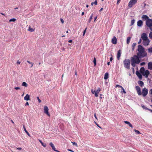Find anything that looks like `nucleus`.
<instances>
[{
    "instance_id": "1",
    "label": "nucleus",
    "mask_w": 152,
    "mask_h": 152,
    "mask_svg": "<svg viewBox=\"0 0 152 152\" xmlns=\"http://www.w3.org/2000/svg\"><path fill=\"white\" fill-rule=\"evenodd\" d=\"M138 53L137 55L140 58L146 57L147 56V53L145 50V48L141 45H139L138 46Z\"/></svg>"
},
{
    "instance_id": "2",
    "label": "nucleus",
    "mask_w": 152,
    "mask_h": 152,
    "mask_svg": "<svg viewBox=\"0 0 152 152\" xmlns=\"http://www.w3.org/2000/svg\"><path fill=\"white\" fill-rule=\"evenodd\" d=\"M140 58H141L136 55H134L131 57L130 59L132 66L133 67H135L136 64H139L140 62Z\"/></svg>"
},
{
    "instance_id": "3",
    "label": "nucleus",
    "mask_w": 152,
    "mask_h": 152,
    "mask_svg": "<svg viewBox=\"0 0 152 152\" xmlns=\"http://www.w3.org/2000/svg\"><path fill=\"white\" fill-rule=\"evenodd\" d=\"M135 88L137 94L139 96L142 95L143 96L145 97L148 94V90L146 88H144L142 89V93L141 92V89L140 87L138 86H136Z\"/></svg>"
},
{
    "instance_id": "4",
    "label": "nucleus",
    "mask_w": 152,
    "mask_h": 152,
    "mask_svg": "<svg viewBox=\"0 0 152 152\" xmlns=\"http://www.w3.org/2000/svg\"><path fill=\"white\" fill-rule=\"evenodd\" d=\"M124 67L128 69L130 68V60L128 59H126L123 61Z\"/></svg>"
},
{
    "instance_id": "5",
    "label": "nucleus",
    "mask_w": 152,
    "mask_h": 152,
    "mask_svg": "<svg viewBox=\"0 0 152 152\" xmlns=\"http://www.w3.org/2000/svg\"><path fill=\"white\" fill-rule=\"evenodd\" d=\"M101 91V89L100 88H98L96 91L94 90L93 89L91 90V92L93 94H95V96L96 97L98 96V94Z\"/></svg>"
},
{
    "instance_id": "6",
    "label": "nucleus",
    "mask_w": 152,
    "mask_h": 152,
    "mask_svg": "<svg viewBox=\"0 0 152 152\" xmlns=\"http://www.w3.org/2000/svg\"><path fill=\"white\" fill-rule=\"evenodd\" d=\"M137 0H131L128 3L129 7L131 8L133 5L135 4L137 2Z\"/></svg>"
},
{
    "instance_id": "7",
    "label": "nucleus",
    "mask_w": 152,
    "mask_h": 152,
    "mask_svg": "<svg viewBox=\"0 0 152 152\" xmlns=\"http://www.w3.org/2000/svg\"><path fill=\"white\" fill-rule=\"evenodd\" d=\"M146 24L147 26L149 27L152 25V19L149 18L146 21Z\"/></svg>"
},
{
    "instance_id": "8",
    "label": "nucleus",
    "mask_w": 152,
    "mask_h": 152,
    "mask_svg": "<svg viewBox=\"0 0 152 152\" xmlns=\"http://www.w3.org/2000/svg\"><path fill=\"white\" fill-rule=\"evenodd\" d=\"M150 40L149 39L143 40V44L145 46H148L150 43Z\"/></svg>"
},
{
    "instance_id": "9",
    "label": "nucleus",
    "mask_w": 152,
    "mask_h": 152,
    "mask_svg": "<svg viewBox=\"0 0 152 152\" xmlns=\"http://www.w3.org/2000/svg\"><path fill=\"white\" fill-rule=\"evenodd\" d=\"M141 37L143 40L148 39L147 34L145 33H143L141 34Z\"/></svg>"
},
{
    "instance_id": "10",
    "label": "nucleus",
    "mask_w": 152,
    "mask_h": 152,
    "mask_svg": "<svg viewBox=\"0 0 152 152\" xmlns=\"http://www.w3.org/2000/svg\"><path fill=\"white\" fill-rule=\"evenodd\" d=\"M44 110L45 113L48 116H50V114L48 112V108L47 106H44Z\"/></svg>"
},
{
    "instance_id": "11",
    "label": "nucleus",
    "mask_w": 152,
    "mask_h": 152,
    "mask_svg": "<svg viewBox=\"0 0 152 152\" xmlns=\"http://www.w3.org/2000/svg\"><path fill=\"white\" fill-rule=\"evenodd\" d=\"M149 74V71L148 70H146L145 71L144 74H143L142 75L143 76H145L146 78H147Z\"/></svg>"
},
{
    "instance_id": "12",
    "label": "nucleus",
    "mask_w": 152,
    "mask_h": 152,
    "mask_svg": "<svg viewBox=\"0 0 152 152\" xmlns=\"http://www.w3.org/2000/svg\"><path fill=\"white\" fill-rule=\"evenodd\" d=\"M136 74L137 76L139 77V79L141 80L142 79V75L138 71L136 72Z\"/></svg>"
},
{
    "instance_id": "13",
    "label": "nucleus",
    "mask_w": 152,
    "mask_h": 152,
    "mask_svg": "<svg viewBox=\"0 0 152 152\" xmlns=\"http://www.w3.org/2000/svg\"><path fill=\"white\" fill-rule=\"evenodd\" d=\"M142 18L143 20H145L146 21L149 18L148 16L145 15H142Z\"/></svg>"
},
{
    "instance_id": "14",
    "label": "nucleus",
    "mask_w": 152,
    "mask_h": 152,
    "mask_svg": "<svg viewBox=\"0 0 152 152\" xmlns=\"http://www.w3.org/2000/svg\"><path fill=\"white\" fill-rule=\"evenodd\" d=\"M112 42L113 44H115L117 43V40L116 37L114 36L112 39Z\"/></svg>"
},
{
    "instance_id": "15",
    "label": "nucleus",
    "mask_w": 152,
    "mask_h": 152,
    "mask_svg": "<svg viewBox=\"0 0 152 152\" xmlns=\"http://www.w3.org/2000/svg\"><path fill=\"white\" fill-rule=\"evenodd\" d=\"M50 145L51 146L52 149L54 151H57V152H60L59 151L56 150V148L53 145L52 142H50Z\"/></svg>"
},
{
    "instance_id": "16",
    "label": "nucleus",
    "mask_w": 152,
    "mask_h": 152,
    "mask_svg": "<svg viewBox=\"0 0 152 152\" xmlns=\"http://www.w3.org/2000/svg\"><path fill=\"white\" fill-rule=\"evenodd\" d=\"M148 68L150 70H152V62H150L148 63Z\"/></svg>"
},
{
    "instance_id": "17",
    "label": "nucleus",
    "mask_w": 152,
    "mask_h": 152,
    "mask_svg": "<svg viewBox=\"0 0 152 152\" xmlns=\"http://www.w3.org/2000/svg\"><path fill=\"white\" fill-rule=\"evenodd\" d=\"M24 100L26 101L30 100V96L28 94H27L24 97Z\"/></svg>"
},
{
    "instance_id": "18",
    "label": "nucleus",
    "mask_w": 152,
    "mask_h": 152,
    "mask_svg": "<svg viewBox=\"0 0 152 152\" xmlns=\"http://www.w3.org/2000/svg\"><path fill=\"white\" fill-rule=\"evenodd\" d=\"M142 21L141 20H138L137 22V25L139 27H140L142 25Z\"/></svg>"
},
{
    "instance_id": "19",
    "label": "nucleus",
    "mask_w": 152,
    "mask_h": 152,
    "mask_svg": "<svg viewBox=\"0 0 152 152\" xmlns=\"http://www.w3.org/2000/svg\"><path fill=\"white\" fill-rule=\"evenodd\" d=\"M121 52L120 50H119L118 51L117 53V58L118 60H119L121 56Z\"/></svg>"
},
{
    "instance_id": "20",
    "label": "nucleus",
    "mask_w": 152,
    "mask_h": 152,
    "mask_svg": "<svg viewBox=\"0 0 152 152\" xmlns=\"http://www.w3.org/2000/svg\"><path fill=\"white\" fill-rule=\"evenodd\" d=\"M124 122L125 124H128L130 127H131L132 128H133V127L132 124L130 123V122L128 121H124Z\"/></svg>"
},
{
    "instance_id": "21",
    "label": "nucleus",
    "mask_w": 152,
    "mask_h": 152,
    "mask_svg": "<svg viewBox=\"0 0 152 152\" xmlns=\"http://www.w3.org/2000/svg\"><path fill=\"white\" fill-rule=\"evenodd\" d=\"M138 83L139 84V85L141 87H142L144 86V83L143 82L139 80L138 82Z\"/></svg>"
},
{
    "instance_id": "22",
    "label": "nucleus",
    "mask_w": 152,
    "mask_h": 152,
    "mask_svg": "<svg viewBox=\"0 0 152 152\" xmlns=\"http://www.w3.org/2000/svg\"><path fill=\"white\" fill-rule=\"evenodd\" d=\"M145 69L144 68L142 67H141L140 69V72L142 74V75L144 74L145 72Z\"/></svg>"
},
{
    "instance_id": "23",
    "label": "nucleus",
    "mask_w": 152,
    "mask_h": 152,
    "mask_svg": "<svg viewBox=\"0 0 152 152\" xmlns=\"http://www.w3.org/2000/svg\"><path fill=\"white\" fill-rule=\"evenodd\" d=\"M108 78V73L107 72L104 75V79L105 80L107 79Z\"/></svg>"
},
{
    "instance_id": "24",
    "label": "nucleus",
    "mask_w": 152,
    "mask_h": 152,
    "mask_svg": "<svg viewBox=\"0 0 152 152\" xmlns=\"http://www.w3.org/2000/svg\"><path fill=\"white\" fill-rule=\"evenodd\" d=\"M23 127L24 129V130L25 132L29 136H30V135L29 133L27 131L25 127V126L24 125H23Z\"/></svg>"
},
{
    "instance_id": "25",
    "label": "nucleus",
    "mask_w": 152,
    "mask_h": 152,
    "mask_svg": "<svg viewBox=\"0 0 152 152\" xmlns=\"http://www.w3.org/2000/svg\"><path fill=\"white\" fill-rule=\"evenodd\" d=\"M136 45V44L135 43H134L132 45V49L133 51L134 50L135 47Z\"/></svg>"
},
{
    "instance_id": "26",
    "label": "nucleus",
    "mask_w": 152,
    "mask_h": 152,
    "mask_svg": "<svg viewBox=\"0 0 152 152\" xmlns=\"http://www.w3.org/2000/svg\"><path fill=\"white\" fill-rule=\"evenodd\" d=\"M131 37H128L127 39L126 40V43L127 44H128L129 43L130 39H131Z\"/></svg>"
},
{
    "instance_id": "27",
    "label": "nucleus",
    "mask_w": 152,
    "mask_h": 152,
    "mask_svg": "<svg viewBox=\"0 0 152 152\" xmlns=\"http://www.w3.org/2000/svg\"><path fill=\"white\" fill-rule=\"evenodd\" d=\"M22 85L23 86L26 87L28 86L27 84L25 82H23L22 83Z\"/></svg>"
},
{
    "instance_id": "28",
    "label": "nucleus",
    "mask_w": 152,
    "mask_h": 152,
    "mask_svg": "<svg viewBox=\"0 0 152 152\" xmlns=\"http://www.w3.org/2000/svg\"><path fill=\"white\" fill-rule=\"evenodd\" d=\"M142 107L144 109H145V110H149V109H148V108H147V107H146L144 105L142 104L141 105Z\"/></svg>"
},
{
    "instance_id": "29",
    "label": "nucleus",
    "mask_w": 152,
    "mask_h": 152,
    "mask_svg": "<svg viewBox=\"0 0 152 152\" xmlns=\"http://www.w3.org/2000/svg\"><path fill=\"white\" fill-rule=\"evenodd\" d=\"M39 141L43 146L44 147H45L46 146V144L44 143H43V142H42V141L40 140H39Z\"/></svg>"
},
{
    "instance_id": "30",
    "label": "nucleus",
    "mask_w": 152,
    "mask_h": 152,
    "mask_svg": "<svg viewBox=\"0 0 152 152\" xmlns=\"http://www.w3.org/2000/svg\"><path fill=\"white\" fill-rule=\"evenodd\" d=\"M93 15V14H92L91 15V16L90 17L88 21V22L90 23L91 22V20L92 19Z\"/></svg>"
},
{
    "instance_id": "31",
    "label": "nucleus",
    "mask_w": 152,
    "mask_h": 152,
    "mask_svg": "<svg viewBox=\"0 0 152 152\" xmlns=\"http://www.w3.org/2000/svg\"><path fill=\"white\" fill-rule=\"evenodd\" d=\"M148 50L149 53H152V47L149 48L148 49Z\"/></svg>"
},
{
    "instance_id": "32",
    "label": "nucleus",
    "mask_w": 152,
    "mask_h": 152,
    "mask_svg": "<svg viewBox=\"0 0 152 152\" xmlns=\"http://www.w3.org/2000/svg\"><path fill=\"white\" fill-rule=\"evenodd\" d=\"M16 19L15 18H12L10 20L9 22H15L16 20Z\"/></svg>"
},
{
    "instance_id": "33",
    "label": "nucleus",
    "mask_w": 152,
    "mask_h": 152,
    "mask_svg": "<svg viewBox=\"0 0 152 152\" xmlns=\"http://www.w3.org/2000/svg\"><path fill=\"white\" fill-rule=\"evenodd\" d=\"M94 4L96 5L97 4V2L96 0L94 2H92L91 3V5L92 6Z\"/></svg>"
},
{
    "instance_id": "34",
    "label": "nucleus",
    "mask_w": 152,
    "mask_h": 152,
    "mask_svg": "<svg viewBox=\"0 0 152 152\" xmlns=\"http://www.w3.org/2000/svg\"><path fill=\"white\" fill-rule=\"evenodd\" d=\"M135 22V20L133 19L131 21V24L130 26H132L134 24Z\"/></svg>"
},
{
    "instance_id": "35",
    "label": "nucleus",
    "mask_w": 152,
    "mask_h": 152,
    "mask_svg": "<svg viewBox=\"0 0 152 152\" xmlns=\"http://www.w3.org/2000/svg\"><path fill=\"white\" fill-rule=\"evenodd\" d=\"M149 37L150 39H152V31H151L150 33Z\"/></svg>"
},
{
    "instance_id": "36",
    "label": "nucleus",
    "mask_w": 152,
    "mask_h": 152,
    "mask_svg": "<svg viewBox=\"0 0 152 152\" xmlns=\"http://www.w3.org/2000/svg\"><path fill=\"white\" fill-rule=\"evenodd\" d=\"M27 62L28 63H29L30 64H31V67H32V66L33 65L34 63H32V62H30V61H27Z\"/></svg>"
},
{
    "instance_id": "37",
    "label": "nucleus",
    "mask_w": 152,
    "mask_h": 152,
    "mask_svg": "<svg viewBox=\"0 0 152 152\" xmlns=\"http://www.w3.org/2000/svg\"><path fill=\"white\" fill-rule=\"evenodd\" d=\"M94 63V66H96V60L95 58H94V60L93 61Z\"/></svg>"
},
{
    "instance_id": "38",
    "label": "nucleus",
    "mask_w": 152,
    "mask_h": 152,
    "mask_svg": "<svg viewBox=\"0 0 152 152\" xmlns=\"http://www.w3.org/2000/svg\"><path fill=\"white\" fill-rule=\"evenodd\" d=\"M28 30L31 32H33L34 31V30L33 28L30 27L29 28Z\"/></svg>"
},
{
    "instance_id": "39",
    "label": "nucleus",
    "mask_w": 152,
    "mask_h": 152,
    "mask_svg": "<svg viewBox=\"0 0 152 152\" xmlns=\"http://www.w3.org/2000/svg\"><path fill=\"white\" fill-rule=\"evenodd\" d=\"M134 132H135L136 133H137V134H140V132H139V131L137 130H136V129H135V130H134Z\"/></svg>"
},
{
    "instance_id": "40",
    "label": "nucleus",
    "mask_w": 152,
    "mask_h": 152,
    "mask_svg": "<svg viewBox=\"0 0 152 152\" xmlns=\"http://www.w3.org/2000/svg\"><path fill=\"white\" fill-rule=\"evenodd\" d=\"M72 142V144L73 145H76V146H77V143L75 142Z\"/></svg>"
},
{
    "instance_id": "41",
    "label": "nucleus",
    "mask_w": 152,
    "mask_h": 152,
    "mask_svg": "<svg viewBox=\"0 0 152 152\" xmlns=\"http://www.w3.org/2000/svg\"><path fill=\"white\" fill-rule=\"evenodd\" d=\"M37 99H38V102L39 103H40L41 102V100L39 99V97H37Z\"/></svg>"
},
{
    "instance_id": "42",
    "label": "nucleus",
    "mask_w": 152,
    "mask_h": 152,
    "mask_svg": "<svg viewBox=\"0 0 152 152\" xmlns=\"http://www.w3.org/2000/svg\"><path fill=\"white\" fill-rule=\"evenodd\" d=\"M86 29H87V28H86L85 29V30H84L83 32V35H84L85 34V33L86 32Z\"/></svg>"
},
{
    "instance_id": "43",
    "label": "nucleus",
    "mask_w": 152,
    "mask_h": 152,
    "mask_svg": "<svg viewBox=\"0 0 152 152\" xmlns=\"http://www.w3.org/2000/svg\"><path fill=\"white\" fill-rule=\"evenodd\" d=\"M121 88L123 90V92L124 93V94H126V92L125 91L124 89L122 87Z\"/></svg>"
},
{
    "instance_id": "44",
    "label": "nucleus",
    "mask_w": 152,
    "mask_h": 152,
    "mask_svg": "<svg viewBox=\"0 0 152 152\" xmlns=\"http://www.w3.org/2000/svg\"><path fill=\"white\" fill-rule=\"evenodd\" d=\"M145 64V62H143L141 63L140 64V65L141 66H142Z\"/></svg>"
},
{
    "instance_id": "45",
    "label": "nucleus",
    "mask_w": 152,
    "mask_h": 152,
    "mask_svg": "<svg viewBox=\"0 0 152 152\" xmlns=\"http://www.w3.org/2000/svg\"><path fill=\"white\" fill-rule=\"evenodd\" d=\"M149 93L152 96V88L150 90Z\"/></svg>"
},
{
    "instance_id": "46",
    "label": "nucleus",
    "mask_w": 152,
    "mask_h": 152,
    "mask_svg": "<svg viewBox=\"0 0 152 152\" xmlns=\"http://www.w3.org/2000/svg\"><path fill=\"white\" fill-rule=\"evenodd\" d=\"M14 88L16 90H18L20 89V88L18 87H15Z\"/></svg>"
},
{
    "instance_id": "47",
    "label": "nucleus",
    "mask_w": 152,
    "mask_h": 152,
    "mask_svg": "<svg viewBox=\"0 0 152 152\" xmlns=\"http://www.w3.org/2000/svg\"><path fill=\"white\" fill-rule=\"evenodd\" d=\"M121 0H117V4H118Z\"/></svg>"
},
{
    "instance_id": "48",
    "label": "nucleus",
    "mask_w": 152,
    "mask_h": 152,
    "mask_svg": "<svg viewBox=\"0 0 152 152\" xmlns=\"http://www.w3.org/2000/svg\"><path fill=\"white\" fill-rule=\"evenodd\" d=\"M117 87H119L120 88H121L122 87V86H119L118 85H116L115 86V87L116 88Z\"/></svg>"
},
{
    "instance_id": "49",
    "label": "nucleus",
    "mask_w": 152,
    "mask_h": 152,
    "mask_svg": "<svg viewBox=\"0 0 152 152\" xmlns=\"http://www.w3.org/2000/svg\"><path fill=\"white\" fill-rule=\"evenodd\" d=\"M141 41H142V39H140L138 42V44L140 43L141 42Z\"/></svg>"
},
{
    "instance_id": "50",
    "label": "nucleus",
    "mask_w": 152,
    "mask_h": 152,
    "mask_svg": "<svg viewBox=\"0 0 152 152\" xmlns=\"http://www.w3.org/2000/svg\"><path fill=\"white\" fill-rule=\"evenodd\" d=\"M61 21L62 23H64V20L62 19H61Z\"/></svg>"
},
{
    "instance_id": "51",
    "label": "nucleus",
    "mask_w": 152,
    "mask_h": 152,
    "mask_svg": "<svg viewBox=\"0 0 152 152\" xmlns=\"http://www.w3.org/2000/svg\"><path fill=\"white\" fill-rule=\"evenodd\" d=\"M28 105H29V104H28V102H26L25 104V106Z\"/></svg>"
},
{
    "instance_id": "52",
    "label": "nucleus",
    "mask_w": 152,
    "mask_h": 152,
    "mask_svg": "<svg viewBox=\"0 0 152 152\" xmlns=\"http://www.w3.org/2000/svg\"><path fill=\"white\" fill-rule=\"evenodd\" d=\"M149 28L152 31V25H151V26L150 27H149Z\"/></svg>"
},
{
    "instance_id": "53",
    "label": "nucleus",
    "mask_w": 152,
    "mask_h": 152,
    "mask_svg": "<svg viewBox=\"0 0 152 152\" xmlns=\"http://www.w3.org/2000/svg\"><path fill=\"white\" fill-rule=\"evenodd\" d=\"M17 63L18 64H20V62L19 61H17Z\"/></svg>"
},
{
    "instance_id": "54",
    "label": "nucleus",
    "mask_w": 152,
    "mask_h": 152,
    "mask_svg": "<svg viewBox=\"0 0 152 152\" xmlns=\"http://www.w3.org/2000/svg\"><path fill=\"white\" fill-rule=\"evenodd\" d=\"M112 60H113V58H112V57L110 58V61H111Z\"/></svg>"
},
{
    "instance_id": "55",
    "label": "nucleus",
    "mask_w": 152,
    "mask_h": 152,
    "mask_svg": "<svg viewBox=\"0 0 152 152\" xmlns=\"http://www.w3.org/2000/svg\"><path fill=\"white\" fill-rule=\"evenodd\" d=\"M94 117L96 119H97V117H96V113H95L94 114Z\"/></svg>"
},
{
    "instance_id": "56",
    "label": "nucleus",
    "mask_w": 152,
    "mask_h": 152,
    "mask_svg": "<svg viewBox=\"0 0 152 152\" xmlns=\"http://www.w3.org/2000/svg\"><path fill=\"white\" fill-rule=\"evenodd\" d=\"M17 149L18 150H21L22 149V148H17Z\"/></svg>"
},
{
    "instance_id": "57",
    "label": "nucleus",
    "mask_w": 152,
    "mask_h": 152,
    "mask_svg": "<svg viewBox=\"0 0 152 152\" xmlns=\"http://www.w3.org/2000/svg\"><path fill=\"white\" fill-rule=\"evenodd\" d=\"M72 40H69V41H68V42L69 43H71V42H72Z\"/></svg>"
},
{
    "instance_id": "58",
    "label": "nucleus",
    "mask_w": 152,
    "mask_h": 152,
    "mask_svg": "<svg viewBox=\"0 0 152 152\" xmlns=\"http://www.w3.org/2000/svg\"><path fill=\"white\" fill-rule=\"evenodd\" d=\"M97 125V126L99 127L100 128H101L98 125V124H97L96 123H95Z\"/></svg>"
},
{
    "instance_id": "59",
    "label": "nucleus",
    "mask_w": 152,
    "mask_h": 152,
    "mask_svg": "<svg viewBox=\"0 0 152 152\" xmlns=\"http://www.w3.org/2000/svg\"><path fill=\"white\" fill-rule=\"evenodd\" d=\"M100 98L101 99L102 98V97H101V96H102V94H100Z\"/></svg>"
},
{
    "instance_id": "60",
    "label": "nucleus",
    "mask_w": 152,
    "mask_h": 152,
    "mask_svg": "<svg viewBox=\"0 0 152 152\" xmlns=\"http://www.w3.org/2000/svg\"><path fill=\"white\" fill-rule=\"evenodd\" d=\"M97 16H96V17H95L94 21H95L97 19Z\"/></svg>"
},
{
    "instance_id": "61",
    "label": "nucleus",
    "mask_w": 152,
    "mask_h": 152,
    "mask_svg": "<svg viewBox=\"0 0 152 152\" xmlns=\"http://www.w3.org/2000/svg\"><path fill=\"white\" fill-rule=\"evenodd\" d=\"M103 8H101L100 10H99V11L100 12H101V11L103 10Z\"/></svg>"
},
{
    "instance_id": "62",
    "label": "nucleus",
    "mask_w": 152,
    "mask_h": 152,
    "mask_svg": "<svg viewBox=\"0 0 152 152\" xmlns=\"http://www.w3.org/2000/svg\"><path fill=\"white\" fill-rule=\"evenodd\" d=\"M107 64L108 65H110V62H107Z\"/></svg>"
},
{
    "instance_id": "63",
    "label": "nucleus",
    "mask_w": 152,
    "mask_h": 152,
    "mask_svg": "<svg viewBox=\"0 0 152 152\" xmlns=\"http://www.w3.org/2000/svg\"><path fill=\"white\" fill-rule=\"evenodd\" d=\"M68 150L69 151H72V152H73V151H72L71 150V149H68Z\"/></svg>"
},
{
    "instance_id": "64",
    "label": "nucleus",
    "mask_w": 152,
    "mask_h": 152,
    "mask_svg": "<svg viewBox=\"0 0 152 152\" xmlns=\"http://www.w3.org/2000/svg\"><path fill=\"white\" fill-rule=\"evenodd\" d=\"M84 14V12H82V15H83Z\"/></svg>"
}]
</instances>
